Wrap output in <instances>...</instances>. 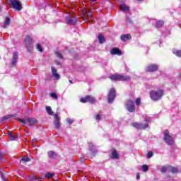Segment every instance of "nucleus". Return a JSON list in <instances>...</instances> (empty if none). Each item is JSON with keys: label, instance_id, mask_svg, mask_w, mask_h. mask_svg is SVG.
Segmentation results:
<instances>
[{"label": "nucleus", "instance_id": "4be33fe9", "mask_svg": "<svg viewBox=\"0 0 181 181\" xmlns=\"http://www.w3.org/2000/svg\"><path fill=\"white\" fill-rule=\"evenodd\" d=\"M88 145L89 149L91 151L93 156H95V152H97V151L94 148V144H93V143H88Z\"/></svg>", "mask_w": 181, "mask_h": 181}, {"label": "nucleus", "instance_id": "a19ab883", "mask_svg": "<svg viewBox=\"0 0 181 181\" xmlns=\"http://www.w3.org/2000/svg\"><path fill=\"white\" fill-rule=\"evenodd\" d=\"M141 177V175H139V173L136 174V179L137 180H139V179Z\"/></svg>", "mask_w": 181, "mask_h": 181}, {"label": "nucleus", "instance_id": "9d476101", "mask_svg": "<svg viewBox=\"0 0 181 181\" xmlns=\"http://www.w3.org/2000/svg\"><path fill=\"white\" fill-rule=\"evenodd\" d=\"M115 88H112L108 93V96H107V100H108V103L109 104H112V103H114V100H115Z\"/></svg>", "mask_w": 181, "mask_h": 181}, {"label": "nucleus", "instance_id": "6e6552de", "mask_svg": "<svg viewBox=\"0 0 181 181\" xmlns=\"http://www.w3.org/2000/svg\"><path fill=\"white\" fill-rule=\"evenodd\" d=\"M66 25H76L77 23V18L73 15H67L65 18Z\"/></svg>", "mask_w": 181, "mask_h": 181}, {"label": "nucleus", "instance_id": "79ce46f5", "mask_svg": "<svg viewBox=\"0 0 181 181\" xmlns=\"http://www.w3.org/2000/svg\"><path fill=\"white\" fill-rule=\"evenodd\" d=\"M95 1H97V0H90L91 5H94V2H95Z\"/></svg>", "mask_w": 181, "mask_h": 181}, {"label": "nucleus", "instance_id": "c9c22d12", "mask_svg": "<svg viewBox=\"0 0 181 181\" xmlns=\"http://www.w3.org/2000/svg\"><path fill=\"white\" fill-rule=\"evenodd\" d=\"M153 156V153L152 151H148V153L147 154V158L151 159V158Z\"/></svg>", "mask_w": 181, "mask_h": 181}, {"label": "nucleus", "instance_id": "f257e3e1", "mask_svg": "<svg viewBox=\"0 0 181 181\" xmlns=\"http://www.w3.org/2000/svg\"><path fill=\"white\" fill-rule=\"evenodd\" d=\"M163 94H165V91L162 89L151 90L150 92L151 98L153 99V101H159V100L163 97Z\"/></svg>", "mask_w": 181, "mask_h": 181}, {"label": "nucleus", "instance_id": "c756f323", "mask_svg": "<svg viewBox=\"0 0 181 181\" xmlns=\"http://www.w3.org/2000/svg\"><path fill=\"white\" fill-rule=\"evenodd\" d=\"M102 117H103V115H101V114H96L95 116V119L96 121H101Z\"/></svg>", "mask_w": 181, "mask_h": 181}, {"label": "nucleus", "instance_id": "72a5a7b5", "mask_svg": "<svg viewBox=\"0 0 181 181\" xmlns=\"http://www.w3.org/2000/svg\"><path fill=\"white\" fill-rule=\"evenodd\" d=\"M53 176H54V174L51 173H47L45 175V177H47V179L50 178V177H53Z\"/></svg>", "mask_w": 181, "mask_h": 181}, {"label": "nucleus", "instance_id": "f8f14e48", "mask_svg": "<svg viewBox=\"0 0 181 181\" xmlns=\"http://www.w3.org/2000/svg\"><path fill=\"white\" fill-rule=\"evenodd\" d=\"M83 16L82 18L83 21H86L87 22V20L88 21H93V16L91 15V12L88 11L87 10H84L83 11Z\"/></svg>", "mask_w": 181, "mask_h": 181}, {"label": "nucleus", "instance_id": "dca6fc26", "mask_svg": "<svg viewBox=\"0 0 181 181\" xmlns=\"http://www.w3.org/2000/svg\"><path fill=\"white\" fill-rule=\"evenodd\" d=\"M158 70V65L156 64H151L147 67L146 71H156Z\"/></svg>", "mask_w": 181, "mask_h": 181}, {"label": "nucleus", "instance_id": "423d86ee", "mask_svg": "<svg viewBox=\"0 0 181 181\" xmlns=\"http://www.w3.org/2000/svg\"><path fill=\"white\" fill-rule=\"evenodd\" d=\"M124 107L129 112H135V103L134 100H128L124 103Z\"/></svg>", "mask_w": 181, "mask_h": 181}, {"label": "nucleus", "instance_id": "4468645a", "mask_svg": "<svg viewBox=\"0 0 181 181\" xmlns=\"http://www.w3.org/2000/svg\"><path fill=\"white\" fill-rule=\"evenodd\" d=\"M54 118H55V120L54 121V124L55 128L57 129H60V117H59V115L55 114Z\"/></svg>", "mask_w": 181, "mask_h": 181}, {"label": "nucleus", "instance_id": "a878e982", "mask_svg": "<svg viewBox=\"0 0 181 181\" xmlns=\"http://www.w3.org/2000/svg\"><path fill=\"white\" fill-rule=\"evenodd\" d=\"M163 21H158L156 23V28H162L163 26Z\"/></svg>", "mask_w": 181, "mask_h": 181}, {"label": "nucleus", "instance_id": "f704fd0d", "mask_svg": "<svg viewBox=\"0 0 181 181\" xmlns=\"http://www.w3.org/2000/svg\"><path fill=\"white\" fill-rule=\"evenodd\" d=\"M55 54L57 55L58 59H63V55L62 54V53H60V52H55Z\"/></svg>", "mask_w": 181, "mask_h": 181}, {"label": "nucleus", "instance_id": "49530a36", "mask_svg": "<svg viewBox=\"0 0 181 181\" xmlns=\"http://www.w3.org/2000/svg\"><path fill=\"white\" fill-rule=\"evenodd\" d=\"M42 179V177H37L36 180H40Z\"/></svg>", "mask_w": 181, "mask_h": 181}, {"label": "nucleus", "instance_id": "a18cd8bd", "mask_svg": "<svg viewBox=\"0 0 181 181\" xmlns=\"http://www.w3.org/2000/svg\"><path fill=\"white\" fill-rule=\"evenodd\" d=\"M56 64H57V66H60V63L58 61L56 62Z\"/></svg>", "mask_w": 181, "mask_h": 181}, {"label": "nucleus", "instance_id": "1a4fd4ad", "mask_svg": "<svg viewBox=\"0 0 181 181\" xmlns=\"http://www.w3.org/2000/svg\"><path fill=\"white\" fill-rule=\"evenodd\" d=\"M25 46L28 52H32V50H33V46H32V43H33L32 37L28 35L25 40Z\"/></svg>", "mask_w": 181, "mask_h": 181}, {"label": "nucleus", "instance_id": "cd10ccee", "mask_svg": "<svg viewBox=\"0 0 181 181\" xmlns=\"http://www.w3.org/2000/svg\"><path fill=\"white\" fill-rule=\"evenodd\" d=\"M46 111L48 112L49 115H53V112L52 111V107L50 106L46 107Z\"/></svg>", "mask_w": 181, "mask_h": 181}, {"label": "nucleus", "instance_id": "0eeeda50", "mask_svg": "<svg viewBox=\"0 0 181 181\" xmlns=\"http://www.w3.org/2000/svg\"><path fill=\"white\" fill-rule=\"evenodd\" d=\"M10 4L11 5V8L13 9H16V11H22V3L19 0H10Z\"/></svg>", "mask_w": 181, "mask_h": 181}, {"label": "nucleus", "instance_id": "9b49d317", "mask_svg": "<svg viewBox=\"0 0 181 181\" xmlns=\"http://www.w3.org/2000/svg\"><path fill=\"white\" fill-rule=\"evenodd\" d=\"M81 103H90V104H94L95 103V98L90 95H86L85 98H82L80 100Z\"/></svg>", "mask_w": 181, "mask_h": 181}, {"label": "nucleus", "instance_id": "8fccbe9b", "mask_svg": "<svg viewBox=\"0 0 181 181\" xmlns=\"http://www.w3.org/2000/svg\"><path fill=\"white\" fill-rule=\"evenodd\" d=\"M129 18L127 17V21H129Z\"/></svg>", "mask_w": 181, "mask_h": 181}, {"label": "nucleus", "instance_id": "393cba45", "mask_svg": "<svg viewBox=\"0 0 181 181\" xmlns=\"http://www.w3.org/2000/svg\"><path fill=\"white\" fill-rule=\"evenodd\" d=\"M98 39L99 40V43H100V44H103V43H104V42H105V38H104V35L102 34H100L98 36Z\"/></svg>", "mask_w": 181, "mask_h": 181}, {"label": "nucleus", "instance_id": "c85d7f7f", "mask_svg": "<svg viewBox=\"0 0 181 181\" xmlns=\"http://www.w3.org/2000/svg\"><path fill=\"white\" fill-rule=\"evenodd\" d=\"M21 162H30V158L28 157V156H25V157H23L21 160Z\"/></svg>", "mask_w": 181, "mask_h": 181}, {"label": "nucleus", "instance_id": "ddd939ff", "mask_svg": "<svg viewBox=\"0 0 181 181\" xmlns=\"http://www.w3.org/2000/svg\"><path fill=\"white\" fill-rule=\"evenodd\" d=\"M52 77L56 80H60V74L57 73V69L54 66L51 67Z\"/></svg>", "mask_w": 181, "mask_h": 181}, {"label": "nucleus", "instance_id": "f3484780", "mask_svg": "<svg viewBox=\"0 0 181 181\" xmlns=\"http://www.w3.org/2000/svg\"><path fill=\"white\" fill-rule=\"evenodd\" d=\"M9 25H11V18L9 17H6L3 25V28L6 29V28H8Z\"/></svg>", "mask_w": 181, "mask_h": 181}, {"label": "nucleus", "instance_id": "2eb2a0df", "mask_svg": "<svg viewBox=\"0 0 181 181\" xmlns=\"http://www.w3.org/2000/svg\"><path fill=\"white\" fill-rule=\"evenodd\" d=\"M18 55L19 54H18V52L13 53V59L11 62V66H16V63H18Z\"/></svg>", "mask_w": 181, "mask_h": 181}, {"label": "nucleus", "instance_id": "e433bc0d", "mask_svg": "<svg viewBox=\"0 0 181 181\" xmlns=\"http://www.w3.org/2000/svg\"><path fill=\"white\" fill-rule=\"evenodd\" d=\"M37 49L39 52H43V49L42 48V45H40V44H37Z\"/></svg>", "mask_w": 181, "mask_h": 181}, {"label": "nucleus", "instance_id": "473e14b6", "mask_svg": "<svg viewBox=\"0 0 181 181\" xmlns=\"http://www.w3.org/2000/svg\"><path fill=\"white\" fill-rule=\"evenodd\" d=\"M167 170H168V167L166 165H163V166L161 167L160 172L162 173H166Z\"/></svg>", "mask_w": 181, "mask_h": 181}, {"label": "nucleus", "instance_id": "aec40b11", "mask_svg": "<svg viewBox=\"0 0 181 181\" xmlns=\"http://www.w3.org/2000/svg\"><path fill=\"white\" fill-rule=\"evenodd\" d=\"M121 40L122 42H127V40H131V35L126 34L121 36Z\"/></svg>", "mask_w": 181, "mask_h": 181}, {"label": "nucleus", "instance_id": "6ab92c4d", "mask_svg": "<svg viewBox=\"0 0 181 181\" xmlns=\"http://www.w3.org/2000/svg\"><path fill=\"white\" fill-rule=\"evenodd\" d=\"M119 8L122 12H129V8L127 4H122L119 6Z\"/></svg>", "mask_w": 181, "mask_h": 181}, {"label": "nucleus", "instance_id": "09e8293b", "mask_svg": "<svg viewBox=\"0 0 181 181\" xmlns=\"http://www.w3.org/2000/svg\"><path fill=\"white\" fill-rule=\"evenodd\" d=\"M2 158V154L0 153V159Z\"/></svg>", "mask_w": 181, "mask_h": 181}, {"label": "nucleus", "instance_id": "b1692460", "mask_svg": "<svg viewBox=\"0 0 181 181\" xmlns=\"http://www.w3.org/2000/svg\"><path fill=\"white\" fill-rule=\"evenodd\" d=\"M111 158L112 159H118L119 158L118 152H117L115 150H113L111 154Z\"/></svg>", "mask_w": 181, "mask_h": 181}, {"label": "nucleus", "instance_id": "2f4dec72", "mask_svg": "<svg viewBox=\"0 0 181 181\" xmlns=\"http://www.w3.org/2000/svg\"><path fill=\"white\" fill-rule=\"evenodd\" d=\"M49 95L54 100H57V98H59V97L57 96V94H56V93H52L49 94Z\"/></svg>", "mask_w": 181, "mask_h": 181}, {"label": "nucleus", "instance_id": "58836bf2", "mask_svg": "<svg viewBox=\"0 0 181 181\" xmlns=\"http://www.w3.org/2000/svg\"><path fill=\"white\" fill-rule=\"evenodd\" d=\"M136 105H137L139 107V105H141V98H138L136 100Z\"/></svg>", "mask_w": 181, "mask_h": 181}, {"label": "nucleus", "instance_id": "39448f33", "mask_svg": "<svg viewBox=\"0 0 181 181\" xmlns=\"http://www.w3.org/2000/svg\"><path fill=\"white\" fill-rule=\"evenodd\" d=\"M164 141L167 145H173L175 144V140H173L172 134L168 130L164 132Z\"/></svg>", "mask_w": 181, "mask_h": 181}, {"label": "nucleus", "instance_id": "37998d69", "mask_svg": "<svg viewBox=\"0 0 181 181\" xmlns=\"http://www.w3.org/2000/svg\"><path fill=\"white\" fill-rule=\"evenodd\" d=\"M1 178H2L4 181H6V180H5V176H4V175H1Z\"/></svg>", "mask_w": 181, "mask_h": 181}, {"label": "nucleus", "instance_id": "bb28decb", "mask_svg": "<svg viewBox=\"0 0 181 181\" xmlns=\"http://www.w3.org/2000/svg\"><path fill=\"white\" fill-rule=\"evenodd\" d=\"M170 172H171V173H177V172H179V170L177 169V168L170 167Z\"/></svg>", "mask_w": 181, "mask_h": 181}, {"label": "nucleus", "instance_id": "ea45409f", "mask_svg": "<svg viewBox=\"0 0 181 181\" xmlns=\"http://www.w3.org/2000/svg\"><path fill=\"white\" fill-rule=\"evenodd\" d=\"M142 169H143V172H148V165H144L142 166Z\"/></svg>", "mask_w": 181, "mask_h": 181}, {"label": "nucleus", "instance_id": "4c0bfd02", "mask_svg": "<svg viewBox=\"0 0 181 181\" xmlns=\"http://www.w3.org/2000/svg\"><path fill=\"white\" fill-rule=\"evenodd\" d=\"M66 122H68V124L71 125V124H73L74 122V119L68 118V119H66Z\"/></svg>", "mask_w": 181, "mask_h": 181}, {"label": "nucleus", "instance_id": "7ed1b4c3", "mask_svg": "<svg viewBox=\"0 0 181 181\" xmlns=\"http://www.w3.org/2000/svg\"><path fill=\"white\" fill-rule=\"evenodd\" d=\"M151 121V119L149 117H146L145 122L146 123H138L134 122L132 123V125L134 127V128H136V129H146L148 127H149V122Z\"/></svg>", "mask_w": 181, "mask_h": 181}, {"label": "nucleus", "instance_id": "20e7f679", "mask_svg": "<svg viewBox=\"0 0 181 181\" xmlns=\"http://www.w3.org/2000/svg\"><path fill=\"white\" fill-rule=\"evenodd\" d=\"M19 122L21 123V125L24 127V125H26L28 124V125L33 126L36 125L37 123V119L34 117H28L25 119H18Z\"/></svg>", "mask_w": 181, "mask_h": 181}, {"label": "nucleus", "instance_id": "f03ea898", "mask_svg": "<svg viewBox=\"0 0 181 181\" xmlns=\"http://www.w3.org/2000/svg\"><path fill=\"white\" fill-rule=\"evenodd\" d=\"M109 78L113 81H129V80H131V76L115 74L111 75Z\"/></svg>", "mask_w": 181, "mask_h": 181}, {"label": "nucleus", "instance_id": "3c124183", "mask_svg": "<svg viewBox=\"0 0 181 181\" xmlns=\"http://www.w3.org/2000/svg\"><path fill=\"white\" fill-rule=\"evenodd\" d=\"M137 1H142V0H137Z\"/></svg>", "mask_w": 181, "mask_h": 181}, {"label": "nucleus", "instance_id": "412c9836", "mask_svg": "<svg viewBox=\"0 0 181 181\" xmlns=\"http://www.w3.org/2000/svg\"><path fill=\"white\" fill-rule=\"evenodd\" d=\"M47 155L51 159H56V157L57 156V154H56V153L53 151H48Z\"/></svg>", "mask_w": 181, "mask_h": 181}, {"label": "nucleus", "instance_id": "a211bd4d", "mask_svg": "<svg viewBox=\"0 0 181 181\" xmlns=\"http://www.w3.org/2000/svg\"><path fill=\"white\" fill-rule=\"evenodd\" d=\"M111 54H117L118 56H121L122 53H121V50L118 48H113L112 49L111 52H110Z\"/></svg>", "mask_w": 181, "mask_h": 181}, {"label": "nucleus", "instance_id": "7c9ffc66", "mask_svg": "<svg viewBox=\"0 0 181 181\" xmlns=\"http://www.w3.org/2000/svg\"><path fill=\"white\" fill-rule=\"evenodd\" d=\"M173 53L175 56H177V57H181V50L173 51Z\"/></svg>", "mask_w": 181, "mask_h": 181}, {"label": "nucleus", "instance_id": "c03bdc74", "mask_svg": "<svg viewBox=\"0 0 181 181\" xmlns=\"http://www.w3.org/2000/svg\"><path fill=\"white\" fill-rule=\"evenodd\" d=\"M8 117H3V121H6V119H8Z\"/></svg>", "mask_w": 181, "mask_h": 181}, {"label": "nucleus", "instance_id": "de8ad7c7", "mask_svg": "<svg viewBox=\"0 0 181 181\" xmlns=\"http://www.w3.org/2000/svg\"><path fill=\"white\" fill-rule=\"evenodd\" d=\"M69 83H70V84H73V81L69 80Z\"/></svg>", "mask_w": 181, "mask_h": 181}, {"label": "nucleus", "instance_id": "5701e85b", "mask_svg": "<svg viewBox=\"0 0 181 181\" xmlns=\"http://www.w3.org/2000/svg\"><path fill=\"white\" fill-rule=\"evenodd\" d=\"M8 138L10 141H16L18 139V136L15 135L12 132L8 133Z\"/></svg>", "mask_w": 181, "mask_h": 181}]
</instances>
